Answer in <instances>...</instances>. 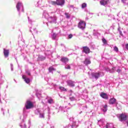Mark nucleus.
Listing matches in <instances>:
<instances>
[{
  "label": "nucleus",
  "mask_w": 128,
  "mask_h": 128,
  "mask_svg": "<svg viewBox=\"0 0 128 128\" xmlns=\"http://www.w3.org/2000/svg\"><path fill=\"white\" fill-rule=\"evenodd\" d=\"M66 2L65 0H56V1H51L50 4L52 6H63Z\"/></svg>",
  "instance_id": "f257e3e1"
},
{
  "label": "nucleus",
  "mask_w": 128,
  "mask_h": 128,
  "mask_svg": "<svg viewBox=\"0 0 128 128\" xmlns=\"http://www.w3.org/2000/svg\"><path fill=\"white\" fill-rule=\"evenodd\" d=\"M25 107L26 110H30V108H34V104H32V102L30 100H27L26 104H25Z\"/></svg>",
  "instance_id": "f03ea898"
},
{
  "label": "nucleus",
  "mask_w": 128,
  "mask_h": 128,
  "mask_svg": "<svg viewBox=\"0 0 128 128\" xmlns=\"http://www.w3.org/2000/svg\"><path fill=\"white\" fill-rule=\"evenodd\" d=\"M118 118L120 122L126 120H128V115L126 114H122L119 116Z\"/></svg>",
  "instance_id": "7ed1b4c3"
},
{
  "label": "nucleus",
  "mask_w": 128,
  "mask_h": 128,
  "mask_svg": "<svg viewBox=\"0 0 128 128\" xmlns=\"http://www.w3.org/2000/svg\"><path fill=\"white\" fill-rule=\"evenodd\" d=\"M86 24L84 21L81 20L78 24V28L81 30H84L86 28Z\"/></svg>",
  "instance_id": "20e7f679"
},
{
  "label": "nucleus",
  "mask_w": 128,
  "mask_h": 128,
  "mask_svg": "<svg viewBox=\"0 0 128 128\" xmlns=\"http://www.w3.org/2000/svg\"><path fill=\"white\" fill-rule=\"evenodd\" d=\"M82 52L88 54L90 52V49L86 46L82 47Z\"/></svg>",
  "instance_id": "39448f33"
},
{
  "label": "nucleus",
  "mask_w": 128,
  "mask_h": 128,
  "mask_svg": "<svg viewBox=\"0 0 128 128\" xmlns=\"http://www.w3.org/2000/svg\"><path fill=\"white\" fill-rule=\"evenodd\" d=\"M4 54L5 58L8 57V56L10 54V50L4 48Z\"/></svg>",
  "instance_id": "423d86ee"
},
{
  "label": "nucleus",
  "mask_w": 128,
  "mask_h": 128,
  "mask_svg": "<svg viewBox=\"0 0 128 128\" xmlns=\"http://www.w3.org/2000/svg\"><path fill=\"white\" fill-rule=\"evenodd\" d=\"M67 84L69 86H71L72 88H74V82L72 80H67Z\"/></svg>",
  "instance_id": "0eeeda50"
},
{
  "label": "nucleus",
  "mask_w": 128,
  "mask_h": 128,
  "mask_svg": "<svg viewBox=\"0 0 128 128\" xmlns=\"http://www.w3.org/2000/svg\"><path fill=\"white\" fill-rule=\"evenodd\" d=\"M92 78H94L96 80H98L100 78V74L98 72L96 73H92Z\"/></svg>",
  "instance_id": "6e6552de"
},
{
  "label": "nucleus",
  "mask_w": 128,
  "mask_h": 128,
  "mask_svg": "<svg viewBox=\"0 0 128 128\" xmlns=\"http://www.w3.org/2000/svg\"><path fill=\"white\" fill-rule=\"evenodd\" d=\"M24 80V82H26V84H28L30 82V80L29 79V78H26V76L25 75H23L22 76Z\"/></svg>",
  "instance_id": "1a4fd4ad"
},
{
  "label": "nucleus",
  "mask_w": 128,
  "mask_h": 128,
  "mask_svg": "<svg viewBox=\"0 0 128 128\" xmlns=\"http://www.w3.org/2000/svg\"><path fill=\"white\" fill-rule=\"evenodd\" d=\"M84 64H86V66H88V64H90L92 62H90V59L86 58L84 60Z\"/></svg>",
  "instance_id": "9d476101"
},
{
  "label": "nucleus",
  "mask_w": 128,
  "mask_h": 128,
  "mask_svg": "<svg viewBox=\"0 0 128 128\" xmlns=\"http://www.w3.org/2000/svg\"><path fill=\"white\" fill-rule=\"evenodd\" d=\"M108 0H101L100 1V4L101 6H106V4H108Z\"/></svg>",
  "instance_id": "9b49d317"
},
{
  "label": "nucleus",
  "mask_w": 128,
  "mask_h": 128,
  "mask_svg": "<svg viewBox=\"0 0 128 128\" xmlns=\"http://www.w3.org/2000/svg\"><path fill=\"white\" fill-rule=\"evenodd\" d=\"M60 61L66 64V62H68V59L67 58L64 57V58H61Z\"/></svg>",
  "instance_id": "f8f14e48"
},
{
  "label": "nucleus",
  "mask_w": 128,
  "mask_h": 128,
  "mask_svg": "<svg viewBox=\"0 0 128 128\" xmlns=\"http://www.w3.org/2000/svg\"><path fill=\"white\" fill-rule=\"evenodd\" d=\"M106 128H116L114 124L107 123L106 124Z\"/></svg>",
  "instance_id": "ddd939ff"
},
{
  "label": "nucleus",
  "mask_w": 128,
  "mask_h": 128,
  "mask_svg": "<svg viewBox=\"0 0 128 128\" xmlns=\"http://www.w3.org/2000/svg\"><path fill=\"white\" fill-rule=\"evenodd\" d=\"M100 96L102 98H105V100H108V95L106 93H102L100 94Z\"/></svg>",
  "instance_id": "4468645a"
},
{
  "label": "nucleus",
  "mask_w": 128,
  "mask_h": 128,
  "mask_svg": "<svg viewBox=\"0 0 128 128\" xmlns=\"http://www.w3.org/2000/svg\"><path fill=\"white\" fill-rule=\"evenodd\" d=\"M116 100L114 98H112L110 100V104H116Z\"/></svg>",
  "instance_id": "2eb2a0df"
},
{
  "label": "nucleus",
  "mask_w": 128,
  "mask_h": 128,
  "mask_svg": "<svg viewBox=\"0 0 128 128\" xmlns=\"http://www.w3.org/2000/svg\"><path fill=\"white\" fill-rule=\"evenodd\" d=\"M20 6H22V2H18L16 6V8L18 10H20Z\"/></svg>",
  "instance_id": "dca6fc26"
},
{
  "label": "nucleus",
  "mask_w": 128,
  "mask_h": 128,
  "mask_svg": "<svg viewBox=\"0 0 128 128\" xmlns=\"http://www.w3.org/2000/svg\"><path fill=\"white\" fill-rule=\"evenodd\" d=\"M104 109H103V112H106V110H108V104H105L104 105V106H103Z\"/></svg>",
  "instance_id": "f3484780"
},
{
  "label": "nucleus",
  "mask_w": 128,
  "mask_h": 128,
  "mask_svg": "<svg viewBox=\"0 0 128 128\" xmlns=\"http://www.w3.org/2000/svg\"><path fill=\"white\" fill-rule=\"evenodd\" d=\"M52 70H56V69L54 68L52 66H50L48 68L49 72H52Z\"/></svg>",
  "instance_id": "a211bd4d"
},
{
  "label": "nucleus",
  "mask_w": 128,
  "mask_h": 128,
  "mask_svg": "<svg viewBox=\"0 0 128 128\" xmlns=\"http://www.w3.org/2000/svg\"><path fill=\"white\" fill-rule=\"evenodd\" d=\"M102 42L104 44H108V41H106V40L104 38H102Z\"/></svg>",
  "instance_id": "6ab92c4d"
},
{
  "label": "nucleus",
  "mask_w": 128,
  "mask_h": 128,
  "mask_svg": "<svg viewBox=\"0 0 128 128\" xmlns=\"http://www.w3.org/2000/svg\"><path fill=\"white\" fill-rule=\"evenodd\" d=\"M64 14L66 16V18H70V14L65 12Z\"/></svg>",
  "instance_id": "aec40b11"
},
{
  "label": "nucleus",
  "mask_w": 128,
  "mask_h": 128,
  "mask_svg": "<svg viewBox=\"0 0 128 128\" xmlns=\"http://www.w3.org/2000/svg\"><path fill=\"white\" fill-rule=\"evenodd\" d=\"M60 90H62L63 92H66V88H64V87L62 86H60L59 88Z\"/></svg>",
  "instance_id": "412c9836"
},
{
  "label": "nucleus",
  "mask_w": 128,
  "mask_h": 128,
  "mask_svg": "<svg viewBox=\"0 0 128 128\" xmlns=\"http://www.w3.org/2000/svg\"><path fill=\"white\" fill-rule=\"evenodd\" d=\"M57 34L55 33H54L52 36V40H56V38Z\"/></svg>",
  "instance_id": "4be33fe9"
},
{
  "label": "nucleus",
  "mask_w": 128,
  "mask_h": 128,
  "mask_svg": "<svg viewBox=\"0 0 128 128\" xmlns=\"http://www.w3.org/2000/svg\"><path fill=\"white\" fill-rule=\"evenodd\" d=\"M114 52H118V48L116 46H114Z\"/></svg>",
  "instance_id": "5701e85b"
},
{
  "label": "nucleus",
  "mask_w": 128,
  "mask_h": 128,
  "mask_svg": "<svg viewBox=\"0 0 128 128\" xmlns=\"http://www.w3.org/2000/svg\"><path fill=\"white\" fill-rule=\"evenodd\" d=\"M82 8H86V4L83 3L82 5Z\"/></svg>",
  "instance_id": "b1692460"
},
{
  "label": "nucleus",
  "mask_w": 128,
  "mask_h": 128,
  "mask_svg": "<svg viewBox=\"0 0 128 128\" xmlns=\"http://www.w3.org/2000/svg\"><path fill=\"white\" fill-rule=\"evenodd\" d=\"M38 60H46V57H39Z\"/></svg>",
  "instance_id": "393cba45"
},
{
  "label": "nucleus",
  "mask_w": 128,
  "mask_h": 128,
  "mask_svg": "<svg viewBox=\"0 0 128 128\" xmlns=\"http://www.w3.org/2000/svg\"><path fill=\"white\" fill-rule=\"evenodd\" d=\"M122 2H123V4H128V0H122Z\"/></svg>",
  "instance_id": "a878e982"
},
{
  "label": "nucleus",
  "mask_w": 128,
  "mask_h": 128,
  "mask_svg": "<svg viewBox=\"0 0 128 128\" xmlns=\"http://www.w3.org/2000/svg\"><path fill=\"white\" fill-rule=\"evenodd\" d=\"M66 70H70V65H66V66L65 67Z\"/></svg>",
  "instance_id": "bb28decb"
},
{
  "label": "nucleus",
  "mask_w": 128,
  "mask_h": 128,
  "mask_svg": "<svg viewBox=\"0 0 128 128\" xmlns=\"http://www.w3.org/2000/svg\"><path fill=\"white\" fill-rule=\"evenodd\" d=\"M52 102H54V100H52V99L48 100V102L49 104H52Z\"/></svg>",
  "instance_id": "cd10ccee"
},
{
  "label": "nucleus",
  "mask_w": 128,
  "mask_h": 128,
  "mask_svg": "<svg viewBox=\"0 0 128 128\" xmlns=\"http://www.w3.org/2000/svg\"><path fill=\"white\" fill-rule=\"evenodd\" d=\"M68 38H72V34H70L68 36Z\"/></svg>",
  "instance_id": "c85d7f7f"
},
{
  "label": "nucleus",
  "mask_w": 128,
  "mask_h": 128,
  "mask_svg": "<svg viewBox=\"0 0 128 128\" xmlns=\"http://www.w3.org/2000/svg\"><path fill=\"white\" fill-rule=\"evenodd\" d=\"M116 72H117L120 74V72H122V70L120 69H118Z\"/></svg>",
  "instance_id": "c756f323"
},
{
  "label": "nucleus",
  "mask_w": 128,
  "mask_h": 128,
  "mask_svg": "<svg viewBox=\"0 0 128 128\" xmlns=\"http://www.w3.org/2000/svg\"><path fill=\"white\" fill-rule=\"evenodd\" d=\"M40 118H44V116L43 114H40Z\"/></svg>",
  "instance_id": "7c9ffc66"
},
{
  "label": "nucleus",
  "mask_w": 128,
  "mask_h": 128,
  "mask_svg": "<svg viewBox=\"0 0 128 128\" xmlns=\"http://www.w3.org/2000/svg\"><path fill=\"white\" fill-rule=\"evenodd\" d=\"M126 48L128 50V44H126Z\"/></svg>",
  "instance_id": "2f4dec72"
},
{
  "label": "nucleus",
  "mask_w": 128,
  "mask_h": 128,
  "mask_svg": "<svg viewBox=\"0 0 128 128\" xmlns=\"http://www.w3.org/2000/svg\"><path fill=\"white\" fill-rule=\"evenodd\" d=\"M120 36H122V32L121 31H120Z\"/></svg>",
  "instance_id": "473e14b6"
},
{
  "label": "nucleus",
  "mask_w": 128,
  "mask_h": 128,
  "mask_svg": "<svg viewBox=\"0 0 128 128\" xmlns=\"http://www.w3.org/2000/svg\"><path fill=\"white\" fill-rule=\"evenodd\" d=\"M28 76H30V72H28Z\"/></svg>",
  "instance_id": "72a5a7b5"
},
{
  "label": "nucleus",
  "mask_w": 128,
  "mask_h": 128,
  "mask_svg": "<svg viewBox=\"0 0 128 128\" xmlns=\"http://www.w3.org/2000/svg\"><path fill=\"white\" fill-rule=\"evenodd\" d=\"M70 92H72V90H70Z\"/></svg>",
  "instance_id": "f704fd0d"
}]
</instances>
